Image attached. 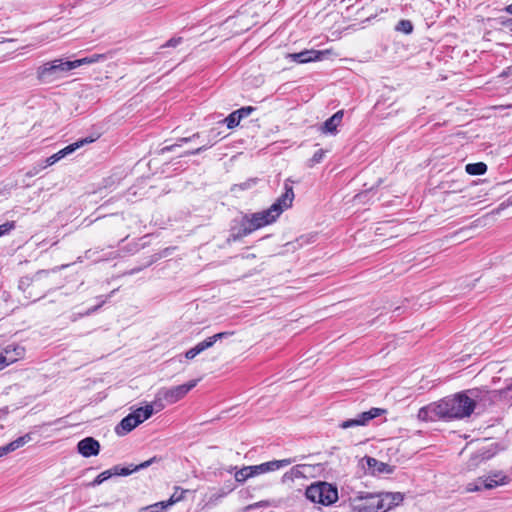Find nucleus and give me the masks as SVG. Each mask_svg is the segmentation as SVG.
Here are the masks:
<instances>
[{"label": "nucleus", "instance_id": "f257e3e1", "mask_svg": "<svg viewBox=\"0 0 512 512\" xmlns=\"http://www.w3.org/2000/svg\"><path fill=\"white\" fill-rule=\"evenodd\" d=\"M475 405L471 397L461 392L420 408L417 417L421 421L463 419L473 413Z\"/></svg>", "mask_w": 512, "mask_h": 512}, {"label": "nucleus", "instance_id": "f03ea898", "mask_svg": "<svg viewBox=\"0 0 512 512\" xmlns=\"http://www.w3.org/2000/svg\"><path fill=\"white\" fill-rule=\"evenodd\" d=\"M284 188L285 192L268 209L243 217L240 228L232 234L234 240L245 237L253 231L273 223L283 211L291 207L294 200L293 188L287 182Z\"/></svg>", "mask_w": 512, "mask_h": 512}, {"label": "nucleus", "instance_id": "7ed1b4c3", "mask_svg": "<svg viewBox=\"0 0 512 512\" xmlns=\"http://www.w3.org/2000/svg\"><path fill=\"white\" fill-rule=\"evenodd\" d=\"M78 62L55 59L50 62H46L39 66L37 69V78L42 83H51L57 79L63 77L67 72L76 69Z\"/></svg>", "mask_w": 512, "mask_h": 512}, {"label": "nucleus", "instance_id": "20e7f679", "mask_svg": "<svg viewBox=\"0 0 512 512\" xmlns=\"http://www.w3.org/2000/svg\"><path fill=\"white\" fill-rule=\"evenodd\" d=\"M305 496L312 503L329 506L338 500V490L328 482L318 481L306 488Z\"/></svg>", "mask_w": 512, "mask_h": 512}, {"label": "nucleus", "instance_id": "39448f33", "mask_svg": "<svg viewBox=\"0 0 512 512\" xmlns=\"http://www.w3.org/2000/svg\"><path fill=\"white\" fill-rule=\"evenodd\" d=\"M198 380H191L188 383L170 387V388H161L155 396L154 405L157 408V411L162 410L166 404H174L184 398L190 390H192L197 385Z\"/></svg>", "mask_w": 512, "mask_h": 512}, {"label": "nucleus", "instance_id": "423d86ee", "mask_svg": "<svg viewBox=\"0 0 512 512\" xmlns=\"http://www.w3.org/2000/svg\"><path fill=\"white\" fill-rule=\"evenodd\" d=\"M353 511L378 512L377 495L369 492H356L349 498Z\"/></svg>", "mask_w": 512, "mask_h": 512}, {"label": "nucleus", "instance_id": "0eeeda50", "mask_svg": "<svg viewBox=\"0 0 512 512\" xmlns=\"http://www.w3.org/2000/svg\"><path fill=\"white\" fill-rule=\"evenodd\" d=\"M508 483V477L501 471H496L488 476L480 477L476 483H469L467 491L475 492L482 489H493Z\"/></svg>", "mask_w": 512, "mask_h": 512}, {"label": "nucleus", "instance_id": "6e6552de", "mask_svg": "<svg viewBox=\"0 0 512 512\" xmlns=\"http://www.w3.org/2000/svg\"><path fill=\"white\" fill-rule=\"evenodd\" d=\"M155 460V458H151L137 466H134L132 468H121L119 466H114L113 468L103 471L100 473L89 485L90 486H97L102 484L104 481L109 479L112 475H121V476H127L131 473L138 471L140 469L147 468L151 465V463Z\"/></svg>", "mask_w": 512, "mask_h": 512}, {"label": "nucleus", "instance_id": "1a4fd4ad", "mask_svg": "<svg viewBox=\"0 0 512 512\" xmlns=\"http://www.w3.org/2000/svg\"><path fill=\"white\" fill-rule=\"evenodd\" d=\"M295 462L294 458H286L281 460H272L259 465L248 466L251 476H258L260 474L273 472L285 468Z\"/></svg>", "mask_w": 512, "mask_h": 512}, {"label": "nucleus", "instance_id": "9d476101", "mask_svg": "<svg viewBox=\"0 0 512 512\" xmlns=\"http://www.w3.org/2000/svg\"><path fill=\"white\" fill-rule=\"evenodd\" d=\"M384 412L385 410L380 408H371L368 411L360 413L359 415H357V417L353 419L342 421L339 424V427L342 429H348L356 426H365L368 424L370 420L379 417Z\"/></svg>", "mask_w": 512, "mask_h": 512}, {"label": "nucleus", "instance_id": "9b49d317", "mask_svg": "<svg viewBox=\"0 0 512 512\" xmlns=\"http://www.w3.org/2000/svg\"><path fill=\"white\" fill-rule=\"evenodd\" d=\"M378 512H387L395 506H398L404 499L400 492L377 493Z\"/></svg>", "mask_w": 512, "mask_h": 512}, {"label": "nucleus", "instance_id": "f8f14e48", "mask_svg": "<svg viewBox=\"0 0 512 512\" xmlns=\"http://www.w3.org/2000/svg\"><path fill=\"white\" fill-rule=\"evenodd\" d=\"M24 354V348L18 345L9 344L0 349V370L16 362Z\"/></svg>", "mask_w": 512, "mask_h": 512}, {"label": "nucleus", "instance_id": "ddd939ff", "mask_svg": "<svg viewBox=\"0 0 512 512\" xmlns=\"http://www.w3.org/2000/svg\"><path fill=\"white\" fill-rule=\"evenodd\" d=\"M93 140H89L87 138L81 139L79 141H76L65 148L59 150L57 153L51 155L45 160V165L42 168H46L48 166L54 165L58 161L62 160L63 158L67 157L68 155L74 153L77 149L81 148L87 143L92 142Z\"/></svg>", "mask_w": 512, "mask_h": 512}, {"label": "nucleus", "instance_id": "4468645a", "mask_svg": "<svg viewBox=\"0 0 512 512\" xmlns=\"http://www.w3.org/2000/svg\"><path fill=\"white\" fill-rule=\"evenodd\" d=\"M77 448L82 456L88 458L99 454L100 444L96 439L86 437L78 442Z\"/></svg>", "mask_w": 512, "mask_h": 512}, {"label": "nucleus", "instance_id": "2eb2a0df", "mask_svg": "<svg viewBox=\"0 0 512 512\" xmlns=\"http://www.w3.org/2000/svg\"><path fill=\"white\" fill-rule=\"evenodd\" d=\"M321 55H322V52H320V51L304 50V51H301L298 53L287 54L286 58L293 62H296L299 64H304V63H309L312 61L320 60Z\"/></svg>", "mask_w": 512, "mask_h": 512}, {"label": "nucleus", "instance_id": "dca6fc26", "mask_svg": "<svg viewBox=\"0 0 512 512\" xmlns=\"http://www.w3.org/2000/svg\"><path fill=\"white\" fill-rule=\"evenodd\" d=\"M363 460L366 462L369 470L374 475L390 474L393 472V468L390 465H388L384 462L378 461L377 459H375L373 457L366 456V457H364Z\"/></svg>", "mask_w": 512, "mask_h": 512}, {"label": "nucleus", "instance_id": "f3484780", "mask_svg": "<svg viewBox=\"0 0 512 512\" xmlns=\"http://www.w3.org/2000/svg\"><path fill=\"white\" fill-rule=\"evenodd\" d=\"M343 111H337L330 118H328L320 127L323 134H336L337 128L342 122Z\"/></svg>", "mask_w": 512, "mask_h": 512}, {"label": "nucleus", "instance_id": "a211bd4d", "mask_svg": "<svg viewBox=\"0 0 512 512\" xmlns=\"http://www.w3.org/2000/svg\"><path fill=\"white\" fill-rule=\"evenodd\" d=\"M31 440H32V437H31L30 433H27L21 437H18L17 439L8 443L7 445L0 447V457L23 447L25 444H27Z\"/></svg>", "mask_w": 512, "mask_h": 512}, {"label": "nucleus", "instance_id": "6ab92c4d", "mask_svg": "<svg viewBox=\"0 0 512 512\" xmlns=\"http://www.w3.org/2000/svg\"><path fill=\"white\" fill-rule=\"evenodd\" d=\"M138 425L139 420L135 419L133 414L130 413L121 420V422L117 425L115 431L118 435L123 436L132 431Z\"/></svg>", "mask_w": 512, "mask_h": 512}, {"label": "nucleus", "instance_id": "aec40b11", "mask_svg": "<svg viewBox=\"0 0 512 512\" xmlns=\"http://www.w3.org/2000/svg\"><path fill=\"white\" fill-rule=\"evenodd\" d=\"M492 457V454L489 451L479 450L476 453L472 454L470 459L466 464L467 470L471 471L478 467L483 461L488 460Z\"/></svg>", "mask_w": 512, "mask_h": 512}, {"label": "nucleus", "instance_id": "412c9836", "mask_svg": "<svg viewBox=\"0 0 512 512\" xmlns=\"http://www.w3.org/2000/svg\"><path fill=\"white\" fill-rule=\"evenodd\" d=\"M306 468L305 465H296L292 467L289 471L283 474L282 476V483H288L293 482L295 479L304 477V469Z\"/></svg>", "mask_w": 512, "mask_h": 512}, {"label": "nucleus", "instance_id": "4be33fe9", "mask_svg": "<svg viewBox=\"0 0 512 512\" xmlns=\"http://www.w3.org/2000/svg\"><path fill=\"white\" fill-rule=\"evenodd\" d=\"M186 493H187V490L176 487L174 493L171 495V497L167 501L160 502V503H162L161 509L165 510L168 507L174 505L175 503L183 500Z\"/></svg>", "mask_w": 512, "mask_h": 512}, {"label": "nucleus", "instance_id": "5701e85b", "mask_svg": "<svg viewBox=\"0 0 512 512\" xmlns=\"http://www.w3.org/2000/svg\"><path fill=\"white\" fill-rule=\"evenodd\" d=\"M154 412V406L153 405H146L145 407H140L136 409L134 412H132L135 419L139 420V424L147 420L151 417V415Z\"/></svg>", "mask_w": 512, "mask_h": 512}, {"label": "nucleus", "instance_id": "b1692460", "mask_svg": "<svg viewBox=\"0 0 512 512\" xmlns=\"http://www.w3.org/2000/svg\"><path fill=\"white\" fill-rule=\"evenodd\" d=\"M216 137H217V133L215 132V130L214 129L210 130L207 135V143L198 147L195 150H192L191 152H187L186 155H196V154H199L202 151L210 148L211 146H213L215 144Z\"/></svg>", "mask_w": 512, "mask_h": 512}, {"label": "nucleus", "instance_id": "393cba45", "mask_svg": "<svg viewBox=\"0 0 512 512\" xmlns=\"http://www.w3.org/2000/svg\"><path fill=\"white\" fill-rule=\"evenodd\" d=\"M465 170L470 175H482L486 172L487 166L483 162L467 164Z\"/></svg>", "mask_w": 512, "mask_h": 512}, {"label": "nucleus", "instance_id": "a878e982", "mask_svg": "<svg viewBox=\"0 0 512 512\" xmlns=\"http://www.w3.org/2000/svg\"><path fill=\"white\" fill-rule=\"evenodd\" d=\"M209 342H205L202 341V342H199L196 346H194L193 348L189 349L186 353H185V357L187 359H193L195 358L198 354H200L201 352H203L204 350L208 349L209 348Z\"/></svg>", "mask_w": 512, "mask_h": 512}, {"label": "nucleus", "instance_id": "bb28decb", "mask_svg": "<svg viewBox=\"0 0 512 512\" xmlns=\"http://www.w3.org/2000/svg\"><path fill=\"white\" fill-rule=\"evenodd\" d=\"M200 137H201L200 133H195V134H193L190 137H183V138L179 139L180 143H176L174 145L166 146V147H164L162 149V152L164 153V152L172 151L175 147L181 146V143L192 142V141H195L196 139H199Z\"/></svg>", "mask_w": 512, "mask_h": 512}, {"label": "nucleus", "instance_id": "cd10ccee", "mask_svg": "<svg viewBox=\"0 0 512 512\" xmlns=\"http://www.w3.org/2000/svg\"><path fill=\"white\" fill-rule=\"evenodd\" d=\"M235 480L239 483H244L247 479L252 478L248 466H244L235 472Z\"/></svg>", "mask_w": 512, "mask_h": 512}, {"label": "nucleus", "instance_id": "c85d7f7f", "mask_svg": "<svg viewBox=\"0 0 512 512\" xmlns=\"http://www.w3.org/2000/svg\"><path fill=\"white\" fill-rule=\"evenodd\" d=\"M326 154V151L323 149L317 150L314 155L307 161L308 167H314L316 164H319L322 162Z\"/></svg>", "mask_w": 512, "mask_h": 512}, {"label": "nucleus", "instance_id": "c756f323", "mask_svg": "<svg viewBox=\"0 0 512 512\" xmlns=\"http://www.w3.org/2000/svg\"><path fill=\"white\" fill-rule=\"evenodd\" d=\"M240 115L236 113V111L232 112L228 117L224 120L227 127L229 129H232L239 125L240 121L242 120Z\"/></svg>", "mask_w": 512, "mask_h": 512}, {"label": "nucleus", "instance_id": "7c9ffc66", "mask_svg": "<svg viewBox=\"0 0 512 512\" xmlns=\"http://www.w3.org/2000/svg\"><path fill=\"white\" fill-rule=\"evenodd\" d=\"M233 334H234V332H228V331L220 332V333H217V334H215V335H213L211 337H208L207 339H205V342H209L210 343L209 344V348H210V347H212L216 343V341L222 340L224 338H227V337H229V336H231Z\"/></svg>", "mask_w": 512, "mask_h": 512}, {"label": "nucleus", "instance_id": "2f4dec72", "mask_svg": "<svg viewBox=\"0 0 512 512\" xmlns=\"http://www.w3.org/2000/svg\"><path fill=\"white\" fill-rule=\"evenodd\" d=\"M397 31H401L405 34H409L413 30V25L409 20H401L396 26Z\"/></svg>", "mask_w": 512, "mask_h": 512}, {"label": "nucleus", "instance_id": "473e14b6", "mask_svg": "<svg viewBox=\"0 0 512 512\" xmlns=\"http://www.w3.org/2000/svg\"><path fill=\"white\" fill-rule=\"evenodd\" d=\"M103 57H104L103 55H93L90 57H84L81 59H77V60H75V62H78V64H77V68H78L85 64L95 63V62L99 61V59H102Z\"/></svg>", "mask_w": 512, "mask_h": 512}, {"label": "nucleus", "instance_id": "72a5a7b5", "mask_svg": "<svg viewBox=\"0 0 512 512\" xmlns=\"http://www.w3.org/2000/svg\"><path fill=\"white\" fill-rule=\"evenodd\" d=\"M15 228V222L14 221H8L0 225V237L3 235L8 234L10 231H12Z\"/></svg>", "mask_w": 512, "mask_h": 512}, {"label": "nucleus", "instance_id": "f704fd0d", "mask_svg": "<svg viewBox=\"0 0 512 512\" xmlns=\"http://www.w3.org/2000/svg\"><path fill=\"white\" fill-rule=\"evenodd\" d=\"M272 503L269 500H261L259 502L248 505L245 510H253L257 508H266L271 506Z\"/></svg>", "mask_w": 512, "mask_h": 512}, {"label": "nucleus", "instance_id": "c9c22d12", "mask_svg": "<svg viewBox=\"0 0 512 512\" xmlns=\"http://www.w3.org/2000/svg\"><path fill=\"white\" fill-rule=\"evenodd\" d=\"M161 506L162 503L157 502L155 504L142 508L139 512H164V509H161Z\"/></svg>", "mask_w": 512, "mask_h": 512}, {"label": "nucleus", "instance_id": "e433bc0d", "mask_svg": "<svg viewBox=\"0 0 512 512\" xmlns=\"http://www.w3.org/2000/svg\"><path fill=\"white\" fill-rule=\"evenodd\" d=\"M254 110L252 107H243L241 109L236 110V113L239 114L240 118L243 119L251 114V112Z\"/></svg>", "mask_w": 512, "mask_h": 512}, {"label": "nucleus", "instance_id": "4c0bfd02", "mask_svg": "<svg viewBox=\"0 0 512 512\" xmlns=\"http://www.w3.org/2000/svg\"><path fill=\"white\" fill-rule=\"evenodd\" d=\"M181 42H182V38H181V37H178V38H171L169 41H167V42L162 46V48H164V47H176V46H177V45H179Z\"/></svg>", "mask_w": 512, "mask_h": 512}, {"label": "nucleus", "instance_id": "58836bf2", "mask_svg": "<svg viewBox=\"0 0 512 512\" xmlns=\"http://www.w3.org/2000/svg\"><path fill=\"white\" fill-rule=\"evenodd\" d=\"M227 495V492H224L223 490H220L219 493L217 494H214L212 497H211V500H214V501H217L223 497H225Z\"/></svg>", "mask_w": 512, "mask_h": 512}, {"label": "nucleus", "instance_id": "ea45409f", "mask_svg": "<svg viewBox=\"0 0 512 512\" xmlns=\"http://www.w3.org/2000/svg\"><path fill=\"white\" fill-rule=\"evenodd\" d=\"M505 11L508 13V14H512V3L508 6L505 7Z\"/></svg>", "mask_w": 512, "mask_h": 512}, {"label": "nucleus", "instance_id": "a19ab883", "mask_svg": "<svg viewBox=\"0 0 512 512\" xmlns=\"http://www.w3.org/2000/svg\"><path fill=\"white\" fill-rule=\"evenodd\" d=\"M507 205H512V196L507 199Z\"/></svg>", "mask_w": 512, "mask_h": 512}, {"label": "nucleus", "instance_id": "79ce46f5", "mask_svg": "<svg viewBox=\"0 0 512 512\" xmlns=\"http://www.w3.org/2000/svg\"><path fill=\"white\" fill-rule=\"evenodd\" d=\"M510 22L512 23V19L510 20Z\"/></svg>", "mask_w": 512, "mask_h": 512}]
</instances>
